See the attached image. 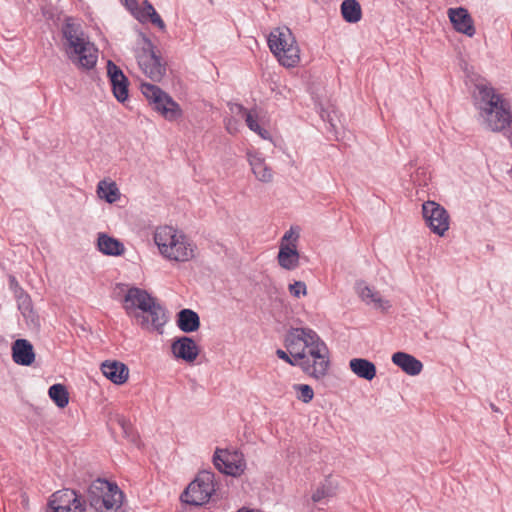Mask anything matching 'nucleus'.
I'll return each mask as SVG.
<instances>
[{"mask_svg": "<svg viewBox=\"0 0 512 512\" xmlns=\"http://www.w3.org/2000/svg\"><path fill=\"white\" fill-rule=\"evenodd\" d=\"M230 110L232 113L238 114L241 117H243L249 129L258 134L262 139H271L270 132L259 125L258 114L255 110H247L240 104L231 105Z\"/></svg>", "mask_w": 512, "mask_h": 512, "instance_id": "obj_19", "label": "nucleus"}, {"mask_svg": "<svg viewBox=\"0 0 512 512\" xmlns=\"http://www.w3.org/2000/svg\"><path fill=\"white\" fill-rule=\"evenodd\" d=\"M268 47L278 62L286 67H296L300 62V48L287 26L275 27L267 38Z\"/></svg>", "mask_w": 512, "mask_h": 512, "instance_id": "obj_6", "label": "nucleus"}, {"mask_svg": "<svg viewBox=\"0 0 512 512\" xmlns=\"http://www.w3.org/2000/svg\"><path fill=\"white\" fill-rule=\"evenodd\" d=\"M422 213L427 226L438 236H444L449 229V214L438 203L427 201L422 205Z\"/></svg>", "mask_w": 512, "mask_h": 512, "instance_id": "obj_14", "label": "nucleus"}, {"mask_svg": "<svg viewBox=\"0 0 512 512\" xmlns=\"http://www.w3.org/2000/svg\"><path fill=\"white\" fill-rule=\"evenodd\" d=\"M48 395L59 408H65L69 403V393L63 384L52 385Z\"/></svg>", "mask_w": 512, "mask_h": 512, "instance_id": "obj_32", "label": "nucleus"}, {"mask_svg": "<svg viewBox=\"0 0 512 512\" xmlns=\"http://www.w3.org/2000/svg\"><path fill=\"white\" fill-rule=\"evenodd\" d=\"M171 351L175 358L187 363H193L200 352L196 342L187 336L175 339L171 345Z\"/></svg>", "mask_w": 512, "mask_h": 512, "instance_id": "obj_17", "label": "nucleus"}, {"mask_svg": "<svg viewBox=\"0 0 512 512\" xmlns=\"http://www.w3.org/2000/svg\"><path fill=\"white\" fill-rule=\"evenodd\" d=\"M214 492V475L210 472H203L188 485L181 499L191 505H203L210 500Z\"/></svg>", "mask_w": 512, "mask_h": 512, "instance_id": "obj_10", "label": "nucleus"}, {"mask_svg": "<svg viewBox=\"0 0 512 512\" xmlns=\"http://www.w3.org/2000/svg\"><path fill=\"white\" fill-rule=\"evenodd\" d=\"M154 9L149 1H144L138 11V19L142 22L148 21V17L151 16Z\"/></svg>", "mask_w": 512, "mask_h": 512, "instance_id": "obj_36", "label": "nucleus"}, {"mask_svg": "<svg viewBox=\"0 0 512 512\" xmlns=\"http://www.w3.org/2000/svg\"><path fill=\"white\" fill-rule=\"evenodd\" d=\"M284 345L287 351L278 349L276 351L277 357L290 364L291 366H299V360L297 356H299L300 342L298 341V338H290L289 333H287L285 336Z\"/></svg>", "mask_w": 512, "mask_h": 512, "instance_id": "obj_24", "label": "nucleus"}, {"mask_svg": "<svg viewBox=\"0 0 512 512\" xmlns=\"http://www.w3.org/2000/svg\"><path fill=\"white\" fill-rule=\"evenodd\" d=\"M238 512H254L253 510H239Z\"/></svg>", "mask_w": 512, "mask_h": 512, "instance_id": "obj_40", "label": "nucleus"}, {"mask_svg": "<svg viewBox=\"0 0 512 512\" xmlns=\"http://www.w3.org/2000/svg\"><path fill=\"white\" fill-rule=\"evenodd\" d=\"M448 18L453 28L468 37H473L476 33L474 20L468 10L463 7L449 8L447 11Z\"/></svg>", "mask_w": 512, "mask_h": 512, "instance_id": "obj_16", "label": "nucleus"}, {"mask_svg": "<svg viewBox=\"0 0 512 512\" xmlns=\"http://www.w3.org/2000/svg\"><path fill=\"white\" fill-rule=\"evenodd\" d=\"M123 308L141 328L162 333L168 319L166 310L147 291L137 287L128 289L124 296Z\"/></svg>", "mask_w": 512, "mask_h": 512, "instance_id": "obj_3", "label": "nucleus"}, {"mask_svg": "<svg viewBox=\"0 0 512 512\" xmlns=\"http://www.w3.org/2000/svg\"><path fill=\"white\" fill-rule=\"evenodd\" d=\"M284 345L287 351L278 349L276 351L277 357L290 364L291 366H299V360L297 356H299L300 342L298 341V338H290L289 333H287L285 336Z\"/></svg>", "mask_w": 512, "mask_h": 512, "instance_id": "obj_23", "label": "nucleus"}, {"mask_svg": "<svg viewBox=\"0 0 512 512\" xmlns=\"http://www.w3.org/2000/svg\"><path fill=\"white\" fill-rule=\"evenodd\" d=\"M246 156L251 170L257 180L263 183H269L273 180V170L268 166L265 158L259 151L248 149Z\"/></svg>", "mask_w": 512, "mask_h": 512, "instance_id": "obj_18", "label": "nucleus"}, {"mask_svg": "<svg viewBox=\"0 0 512 512\" xmlns=\"http://www.w3.org/2000/svg\"><path fill=\"white\" fill-rule=\"evenodd\" d=\"M123 500V493L118 486L105 479L94 480L88 490V501L95 512L117 510Z\"/></svg>", "mask_w": 512, "mask_h": 512, "instance_id": "obj_7", "label": "nucleus"}, {"mask_svg": "<svg viewBox=\"0 0 512 512\" xmlns=\"http://www.w3.org/2000/svg\"><path fill=\"white\" fill-rule=\"evenodd\" d=\"M359 295L363 301L373 303L376 308L386 310L391 306L387 300L382 299L379 292L369 286H359Z\"/></svg>", "mask_w": 512, "mask_h": 512, "instance_id": "obj_31", "label": "nucleus"}, {"mask_svg": "<svg viewBox=\"0 0 512 512\" xmlns=\"http://www.w3.org/2000/svg\"><path fill=\"white\" fill-rule=\"evenodd\" d=\"M103 375L117 385L124 384L129 377L128 367L119 361H105L101 364Z\"/></svg>", "mask_w": 512, "mask_h": 512, "instance_id": "obj_21", "label": "nucleus"}, {"mask_svg": "<svg viewBox=\"0 0 512 512\" xmlns=\"http://www.w3.org/2000/svg\"><path fill=\"white\" fill-rule=\"evenodd\" d=\"M351 371L360 378L371 381L376 376V366L364 358H353L349 362Z\"/></svg>", "mask_w": 512, "mask_h": 512, "instance_id": "obj_28", "label": "nucleus"}, {"mask_svg": "<svg viewBox=\"0 0 512 512\" xmlns=\"http://www.w3.org/2000/svg\"><path fill=\"white\" fill-rule=\"evenodd\" d=\"M473 98L483 125L493 132H503L512 146L510 103L485 79H479L475 83Z\"/></svg>", "mask_w": 512, "mask_h": 512, "instance_id": "obj_1", "label": "nucleus"}, {"mask_svg": "<svg viewBox=\"0 0 512 512\" xmlns=\"http://www.w3.org/2000/svg\"><path fill=\"white\" fill-rule=\"evenodd\" d=\"M213 462L215 467L222 473L238 477L246 469L244 455L237 450L216 449Z\"/></svg>", "mask_w": 512, "mask_h": 512, "instance_id": "obj_12", "label": "nucleus"}, {"mask_svg": "<svg viewBox=\"0 0 512 512\" xmlns=\"http://www.w3.org/2000/svg\"><path fill=\"white\" fill-rule=\"evenodd\" d=\"M148 21L162 30L165 28L164 21L161 19L160 15L157 13L155 9L151 13V16L148 17Z\"/></svg>", "mask_w": 512, "mask_h": 512, "instance_id": "obj_38", "label": "nucleus"}, {"mask_svg": "<svg viewBox=\"0 0 512 512\" xmlns=\"http://www.w3.org/2000/svg\"><path fill=\"white\" fill-rule=\"evenodd\" d=\"M97 195L108 203H114L120 198V192L115 182L102 180L97 185Z\"/></svg>", "mask_w": 512, "mask_h": 512, "instance_id": "obj_30", "label": "nucleus"}, {"mask_svg": "<svg viewBox=\"0 0 512 512\" xmlns=\"http://www.w3.org/2000/svg\"><path fill=\"white\" fill-rule=\"evenodd\" d=\"M140 89L153 109L168 121L182 117V109L166 92L150 83H141Z\"/></svg>", "mask_w": 512, "mask_h": 512, "instance_id": "obj_8", "label": "nucleus"}, {"mask_svg": "<svg viewBox=\"0 0 512 512\" xmlns=\"http://www.w3.org/2000/svg\"><path fill=\"white\" fill-rule=\"evenodd\" d=\"M13 361L22 366H30L35 360L33 345L26 339H17L12 345Z\"/></svg>", "mask_w": 512, "mask_h": 512, "instance_id": "obj_20", "label": "nucleus"}, {"mask_svg": "<svg viewBox=\"0 0 512 512\" xmlns=\"http://www.w3.org/2000/svg\"><path fill=\"white\" fill-rule=\"evenodd\" d=\"M288 290L290 294L296 298L307 294L306 284L302 281H295L294 283L289 284Z\"/></svg>", "mask_w": 512, "mask_h": 512, "instance_id": "obj_35", "label": "nucleus"}, {"mask_svg": "<svg viewBox=\"0 0 512 512\" xmlns=\"http://www.w3.org/2000/svg\"><path fill=\"white\" fill-rule=\"evenodd\" d=\"M117 422L118 424L121 426L124 434L127 436V437H131V439H134V436L132 434L133 432V427L132 425L130 424V422L123 416H118L117 417Z\"/></svg>", "mask_w": 512, "mask_h": 512, "instance_id": "obj_37", "label": "nucleus"}, {"mask_svg": "<svg viewBox=\"0 0 512 512\" xmlns=\"http://www.w3.org/2000/svg\"><path fill=\"white\" fill-rule=\"evenodd\" d=\"M300 238V229L297 226H291L279 242V251L277 254L278 265L288 271L295 270L300 265V253L298 251V242Z\"/></svg>", "mask_w": 512, "mask_h": 512, "instance_id": "obj_9", "label": "nucleus"}, {"mask_svg": "<svg viewBox=\"0 0 512 512\" xmlns=\"http://www.w3.org/2000/svg\"><path fill=\"white\" fill-rule=\"evenodd\" d=\"M225 127H226V130L228 131V133H230V134H236L239 131L238 122L233 118L226 120Z\"/></svg>", "mask_w": 512, "mask_h": 512, "instance_id": "obj_39", "label": "nucleus"}, {"mask_svg": "<svg viewBox=\"0 0 512 512\" xmlns=\"http://www.w3.org/2000/svg\"><path fill=\"white\" fill-rule=\"evenodd\" d=\"M290 338H298L300 342L299 367L310 377L323 378L329 369V349L325 342L312 329L306 327L291 328Z\"/></svg>", "mask_w": 512, "mask_h": 512, "instance_id": "obj_2", "label": "nucleus"}, {"mask_svg": "<svg viewBox=\"0 0 512 512\" xmlns=\"http://www.w3.org/2000/svg\"><path fill=\"white\" fill-rule=\"evenodd\" d=\"M63 35L67 41L66 53L72 63L85 70L94 68L98 60V49L80 28L67 23L63 29Z\"/></svg>", "mask_w": 512, "mask_h": 512, "instance_id": "obj_5", "label": "nucleus"}, {"mask_svg": "<svg viewBox=\"0 0 512 512\" xmlns=\"http://www.w3.org/2000/svg\"><path fill=\"white\" fill-rule=\"evenodd\" d=\"M284 345L287 351L278 349L276 351L277 357L290 364L291 366H299V360L297 356H299L300 342L298 341V338H290L289 333H287L285 336Z\"/></svg>", "mask_w": 512, "mask_h": 512, "instance_id": "obj_25", "label": "nucleus"}, {"mask_svg": "<svg viewBox=\"0 0 512 512\" xmlns=\"http://www.w3.org/2000/svg\"><path fill=\"white\" fill-rule=\"evenodd\" d=\"M107 75L112 86L113 95L119 102H125L129 96V82L127 77L122 70L110 60L107 63Z\"/></svg>", "mask_w": 512, "mask_h": 512, "instance_id": "obj_15", "label": "nucleus"}, {"mask_svg": "<svg viewBox=\"0 0 512 512\" xmlns=\"http://www.w3.org/2000/svg\"><path fill=\"white\" fill-rule=\"evenodd\" d=\"M335 495V487L332 485L331 481L326 479L323 483H321L312 494L313 502H320L325 498L333 497Z\"/></svg>", "mask_w": 512, "mask_h": 512, "instance_id": "obj_33", "label": "nucleus"}, {"mask_svg": "<svg viewBox=\"0 0 512 512\" xmlns=\"http://www.w3.org/2000/svg\"><path fill=\"white\" fill-rule=\"evenodd\" d=\"M97 246L99 251L105 255L120 256L125 251L122 242L104 233L98 235Z\"/></svg>", "mask_w": 512, "mask_h": 512, "instance_id": "obj_27", "label": "nucleus"}, {"mask_svg": "<svg viewBox=\"0 0 512 512\" xmlns=\"http://www.w3.org/2000/svg\"><path fill=\"white\" fill-rule=\"evenodd\" d=\"M391 360L393 364L411 376L419 375L423 370L422 362L415 358L413 355L405 352L394 353L391 357Z\"/></svg>", "mask_w": 512, "mask_h": 512, "instance_id": "obj_22", "label": "nucleus"}, {"mask_svg": "<svg viewBox=\"0 0 512 512\" xmlns=\"http://www.w3.org/2000/svg\"><path fill=\"white\" fill-rule=\"evenodd\" d=\"M137 61L141 71L152 81L159 82L166 73V65L156 55L150 41H145L142 49L137 53Z\"/></svg>", "mask_w": 512, "mask_h": 512, "instance_id": "obj_11", "label": "nucleus"}, {"mask_svg": "<svg viewBox=\"0 0 512 512\" xmlns=\"http://www.w3.org/2000/svg\"><path fill=\"white\" fill-rule=\"evenodd\" d=\"M293 389L296 392V398L303 403H309L314 398V391L310 385L294 384Z\"/></svg>", "mask_w": 512, "mask_h": 512, "instance_id": "obj_34", "label": "nucleus"}, {"mask_svg": "<svg viewBox=\"0 0 512 512\" xmlns=\"http://www.w3.org/2000/svg\"><path fill=\"white\" fill-rule=\"evenodd\" d=\"M177 326L185 333L195 332L200 327L198 314L191 309H182L177 314Z\"/></svg>", "mask_w": 512, "mask_h": 512, "instance_id": "obj_26", "label": "nucleus"}, {"mask_svg": "<svg viewBox=\"0 0 512 512\" xmlns=\"http://www.w3.org/2000/svg\"><path fill=\"white\" fill-rule=\"evenodd\" d=\"M85 501L71 489H63L52 494L46 512H84Z\"/></svg>", "mask_w": 512, "mask_h": 512, "instance_id": "obj_13", "label": "nucleus"}, {"mask_svg": "<svg viewBox=\"0 0 512 512\" xmlns=\"http://www.w3.org/2000/svg\"><path fill=\"white\" fill-rule=\"evenodd\" d=\"M153 240L159 254L172 263H186L196 257V244L180 229L162 225L155 229Z\"/></svg>", "mask_w": 512, "mask_h": 512, "instance_id": "obj_4", "label": "nucleus"}, {"mask_svg": "<svg viewBox=\"0 0 512 512\" xmlns=\"http://www.w3.org/2000/svg\"><path fill=\"white\" fill-rule=\"evenodd\" d=\"M341 15L348 23H357L362 18V9L357 0H344L341 4Z\"/></svg>", "mask_w": 512, "mask_h": 512, "instance_id": "obj_29", "label": "nucleus"}]
</instances>
